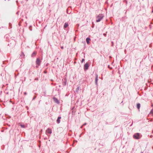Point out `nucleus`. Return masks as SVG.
I'll list each match as a JSON object with an SVG mask.
<instances>
[{"label":"nucleus","mask_w":153,"mask_h":153,"mask_svg":"<svg viewBox=\"0 0 153 153\" xmlns=\"http://www.w3.org/2000/svg\"><path fill=\"white\" fill-rule=\"evenodd\" d=\"M52 133V130L50 128H48L47 130L46 131V134H51Z\"/></svg>","instance_id":"39448f33"},{"label":"nucleus","mask_w":153,"mask_h":153,"mask_svg":"<svg viewBox=\"0 0 153 153\" xmlns=\"http://www.w3.org/2000/svg\"><path fill=\"white\" fill-rule=\"evenodd\" d=\"M104 17V16L102 14H99L97 17V22H99L101 21V20Z\"/></svg>","instance_id":"f257e3e1"},{"label":"nucleus","mask_w":153,"mask_h":153,"mask_svg":"<svg viewBox=\"0 0 153 153\" xmlns=\"http://www.w3.org/2000/svg\"><path fill=\"white\" fill-rule=\"evenodd\" d=\"M8 1H9L10 0H8Z\"/></svg>","instance_id":"b1692460"},{"label":"nucleus","mask_w":153,"mask_h":153,"mask_svg":"<svg viewBox=\"0 0 153 153\" xmlns=\"http://www.w3.org/2000/svg\"><path fill=\"white\" fill-rule=\"evenodd\" d=\"M5 1H6V0H4Z\"/></svg>","instance_id":"5701e85b"},{"label":"nucleus","mask_w":153,"mask_h":153,"mask_svg":"<svg viewBox=\"0 0 153 153\" xmlns=\"http://www.w3.org/2000/svg\"><path fill=\"white\" fill-rule=\"evenodd\" d=\"M41 62V61L40 60L39 58H37L36 61V64L37 65L36 67L38 68V66H39Z\"/></svg>","instance_id":"f03ea898"},{"label":"nucleus","mask_w":153,"mask_h":153,"mask_svg":"<svg viewBox=\"0 0 153 153\" xmlns=\"http://www.w3.org/2000/svg\"><path fill=\"white\" fill-rule=\"evenodd\" d=\"M61 48L62 49H63L64 48V47L63 46H62L61 47Z\"/></svg>","instance_id":"6ab92c4d"},{"label":"nucleus","mask_w":153,"mask_h":153,"mask_svg":"<svg viewBox=\"0 0 153 153\" xmlns=\"http://www.w3.org/2000/svg\"><path fill=\"white\" fill-rule=\"evenodd\" d=\"M20 126H21V127L22 128H25V126L24 125H22V124H21L20 125Z\"/></svg>","instance_id":"ddd939ff"},{"label":"nucleus","mask_w":153,"mask_h":153,"mask_svg":"<svg viewBox=\"0 0 153 153\" xmlns=\"http://www.w3.org/2000/svg\"><path fill=\"white\" fill-rule=\"evenodd\" d=\"M86 124V123H84L83 124V126H85V125Z\"/></svg>","instance_id":"a211bd4d"},{"label":"nucleus","mask_w":153,"mask_h":153,"mask_svg":"<svg viewBox=\"0 0 153 153\" xmlns=\"http://www.w3.org/2000/svg\"><path fill=\"white\" fill-rule=\"evenodd\" d=\"M68 26V23L66 22H65V24L64 26V29L66 28Z\"/></svg>","instance_id":"9d476101"},{"label":"nucleus","mask_w":153,"mask_h":153,"mask_svg":"<svg viewBox=\"0 0 153 153\" xmlns=\"http://www.w3.org/2000/svg\"><path fill=\"white\" fill-rule=\"evenodd\" d=\"M108 68H109V65L108 66Z\"/></svg>","instance_id":"4be33fe9"},{"label":"nucleus","mask_w":153,"mask_h":153,"mask_svg":"<svg viewBox=\"0 0 153 153\" xmlns=\"http://www.w3.org/2000/svg\"><path fill=\"white\" fill-rule=\"evenodd\" d=\"M89 67V65L88 63H86L84 65V68L85 70H86L88 69V68Z\"/></svg>","instance_id":"20e7f679"},{"label":"nucleus","mask_w":153,"mask_h":153,"mask_svg":"<svg viewBox=\"0 0 153 153\" xmlns=\"http://www.w3.org/2000/svg\"><path fill=\"white\" fill-rule=\"evenodd\" d=\"M140 134L136 133L133 135V137L135 139H138L140 138Z\"/></svg>","instance_id":"7ed1b4c3"},{"label":"nucleus","mask_w":153,"mask_h":153,"mask_svg":"<svg viewBox=\"0 0 153 153\" xmlns=\"http://www.w3.org/2000/svg\"><path fill=\"white\" fill-rule=\"evenodd\" d=\"M24 94L26 95L27 94V93L26 92H25L24 93Z\"/></svg>","instance_id":"aec40b11"},{"label":"nucleus","mask_w":153,"mask_h":153,"mask_svg":"<svg viewBox=\"0 0 153 153\" xmlns=\"http://www.w3.org/2000/svg\"><path fill=\"white\" fill-rule=\"evenodd\" d=\"M150 113H153V109H152L150 111Z\"/></svg>","instance_id":"2eb2a0df"},{"label":"nucleus","mask_w":153,"mask_h":153,"mask_svg":"<svg viewBox=\"0 0 153 153\" xmlns=\"http://www.w3.org/2000/svg\"><path fill=\"white\" fill-rule=\"evenodd\" d=\"M111 43L112 44V46H113V45H114V42H112Z\"/></svg>","instance_id":"f3484780"},{"label":"nucleus","mask_w":153,"mask_h":153,"mask_svg":"<svg viewBox=\"0 0 153 153\" xmlns=\"http://www.w3.org/2000/svg\"><path fill=\"white\" fill-rule=\"evenodd\" d=\"M36 98V96H34V97H33V100H34Z\"/></svg>","instance_id":"dca6fc26"},{"label":"nucleus","mask_w":153,"mask_h":153,"mask_svg":"<svg viewBox=\"0 0 153 153\" xmlns=\"http://www.w3.org/2000/svg\"><path fill=\"white\" fill-rule=\"evenodd\" d=\"M84 61H85V59H82L81 61V62L82 63Z\"/></svg>","instance_id":"4468645a"},{"label":"nucleus","mask_w":153,"mask_h":153,"mask_svg":"<svg viewBox=\"0 0 153 153\" xmlns=\"http://www.w3.org/2000/svg\"><path fill=\"white\" fill-rule=\"evenodd\" d=\"M36 52H34L32 54V56L33 57L35 56L36 54Z\"/></svg>","instance_id":"f8f14e48"},{"label":"nucleus","mask_w":153,"mask_h":153,"mask_svg":"<svg viewBox=\"0 0 153 153\" xmlns=\"http://www.w3.org/2000/svg\"><path fill=\"white\" fill-rule=\"evenodd\" d=\"M140 107V103H138L137 105V107L138 109H139Z\"/></svg>","instance_id":"9b49d317"},{"label":"nucleus","mask_w":153,"mask_h":153,"mask_svg":"<svg viewBox=\"0 0 153 153\" xmlns=\"http://www.w3.org/2000/svg\"><path fill=\"white\" fill-rule=\"evenodd\" d=\"M91 39L89 38H87L86 39V42L88 44H89L90 43V41Z\"/></svg>","instance_id":"6e6552de"},{"label":"nucleus","mask_w":153,"mask_h":153,"mask_svg":"<svg viewBox=\"0 0 153 153\" xmlns=\"http://www.w3.org/2000/svg\"><path fill=\"white\" fill-rule=\"evenodd\" d=\"M98 80V76L97 74L96 75V78H95V83L96 85L97 84V81Z\"/></svg>","instance_id":"0eeeda50"},{"label":"nucleus","mask_w":153,"mask_h":153,"mask_svg":"<svg viewBox=\"0 0 153 153\" xmlns=\"http://www.w3.org/2000/svg\"><path fill=\"white\" fill-rule=\"evenodd\" d=\"M53 100L57 104H59V102L57 98L54 97L53 98Z\"/></svg>","instance_id":"423d86ee"},{"label":"nucleus","mask_w":153,"mask_h":153,"mask_svg":"<svg viewBox=\"0 0 153 153\" xmlns=\"http://www.w3.org/2000/svg\"><path fill=\"white\" fill-rule=\"evenodd\" d=\"M104 35H105V34H104Z\"/></svg>","instance_id":"412c9836"},{"label":"nucleus","mask_w":153,"mask_h":153,"mask_svg":"<svg viewBox=\"0 0 153 153\" xmlns=\"http://www.w3.org/2000/svg\"><path fill=\"white\" fill-rule=\"evenodd\" d=\"M61 119V117H58V118L56 120V122L58 123H60V119Z\"/></svg>","instance_id":"1a4fd4ad"}]
</instances>
